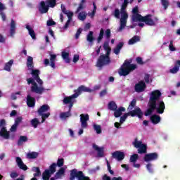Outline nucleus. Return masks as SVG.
Returning a JSON list of instances; mask_svg holds the SVG:
<instances>
[{
    "mask_svg": "<svg viewBox=\"0 0 180 180\" xmlns=\"http://www.w3.org/2000/svg\"><path fill=\"white\" fill-rule=\"evenodd\" d=\"M161 91L160 90H155L151 92L149 102L148 104V108L144 112L145 116H150L153 115V112L156 110L157 113L159 115H162L164 110H165V103L162 101H158L157 107V101L161 98Z\"/></svg>",
    "mask_w": 180,
    "mask_h": 180,
    "instance_id": "1",
    "label": "nucleus"
},
{
    "mask_svg": "<svg viewBox=\"0 0 180 180\" xmlns=\"http://www.w3.org/2000/svg\"><path fill=\"white\" fill-rule=\"evenodd\" d=\"M112 15L115 16V18H116V19L120 18V27L117 31L122 32L123 29L126 27V25H127V19H129V14H127V11H126V8L121 7V11H119V8H116L112 13Z\"/></svg>",
    "mask_w": 180,
    "mask_h": 180,
    "instance_id": "2",
    "label": "nucleus"
},
{
    "mask_svg": "<svg viewBox=\"0 0 180 180\" xmlns=\"http://www.w3.org/2000/svg\"><path fill=\"white\" fill-rule=\"evenodd\" d=\"M133 63V59L125 60L121 68L118 71L119 75L120 77H127L131 72V71H134L137 68V65L131 64Z\"/></svg>",
    "mask_w": 180,
    "mask_h": 180,
    "instance_id": "3",
    "label": "nucleus"
},
{
    "mask_svg": "<svg viewBox=\"0 0 180 180\" xmlns=\"http://www.w3.org/2000/svg\"><path fill=\"white\" fill-rule=\"evenodd\" d=\"M76 178L77 180H91L89 176H85L84 172L78 171L77 169H73L70 170V176L69 180H75Z\"/></svg>",
    "mask_w": 180,
    "mask_h": 180,
    "instance_id": "4",
    "label": "nucleus"
},
{
    "mask_svg": "<svg viewBox=\"0 0 180 180\" xmlns=\"http://www.w3.org/2000/svg\"><path fill=\"white\" fill-rule=\"evenodd\" d=\"M27 82L28 85H30V84H32V85L31 86V92H33L34 94H38V95H41V94L44 92L45 91L44 87L39 86L37 85V83H36V82H34V79H33L32 78L27 79Z\"/></svg>",
    "mask_w": 180,
    "mask_h": 180,
    "instance_id": "5",
    "label": "nucleus"
},
{
    "mask_svg": "<svg viewBox=\"0 0 180 180\" xmlns=\"http://www.w3.org/2000/svg\"><path fill=\"white\" fill-rule=\"evenodd\" d=\"M152 17L153 15L151 14L145 16L138 15V22H143L147 26H155V22L151 18Z\"/></svg>",
    "mask_w": 180,
    "mask_h": 180,
    "instance_id": "6",
    "label": "nucleus"
},
{
    "mask_svg": "<svg viewBox=\"0 0 180 180\" xmlns=\"http://www.w3.org/2000/svg\"><path fill=\"white\" fill-rule=\"evenodd\" d=\"M6 121L5 120H0V127H1L0 130V137H3V139H5V140H9L11 135L9 134V131L6 130Z\"/></svg>",
    "mask_w": 180,
    "mask_h": 180,
    "instance_id": "7",
    "label": "nucleus"
},
{
    "mask_svg": "<svg viewBox=\"0 0 180 180\" xmlns=\"http://www.w3.org/2000/svg\"><path fill=\"white\" fill-rule=\"evenodd\" d=\"M110 63H112L110 59L103 56V55H101L97 60L96 66L98 67V68H103L105 67V65H109Z\"/></svg>",
    "mask_w": 180,
    "mask_h": 180,
    "instance_id": "8",
    "label": "nucleus"
},
{
    "mask_svg": "<svg viewBox=\"0 0 180 180\" xmlns=\"http://www.w3.org/2000/svg\"><path fill=\"white\" fill-rule=\"evenodd\" d=\"M156 160H158V153H147L143 157L145 162H150V161H155Z\"/></svg>",
    "mask_w": 180,
    "mask_h": 180,
    "instance_id": "9",
    "label": "nucleus"
},
{
    "mask_svg": "<svg viewBox=\"0 0 180 180\" xmlns=\"http://www.w3.org/2000/svg\"><path fill=\"white\" fill-rule=\"evenodd\" d=\"M82 92H92V90L84 85H82L75 90L74 96L75 97H78L82 94Z\"/></svg>",
    "mask_w": 180,
    "mask_h": 180,
    "instance_id": "10",
    "label": "nucleus"
},
{
    "mask_svg": "<svg viewBox=\"0 0 180 180\" xmlns=\"http://www.w3.org/2000/svg\"><path fill=\"white\" fill-rule=\"evenodd\" d=\"M88 120H89V115L88 114H81L80 115V122L82 129H86L88 127Z\"/></svg>",
    "mask_w": 180,
    "mask_h": 180,
    "instance_id": "11",
    "label": "nucleus"
},
{
    "mask_svg": "<svg viewBox=\"0 0 180 180\" xmlns=\"http://www.w3.org/2000/svg\"><path fill=\"white\" fill-rule=\"evenodd\" d=\"M129 114L131 117L137 116L139 119H143V111H141V109L139 107L131 111H129Z\"/></svg>",
    "mask_w": 180,
    "mask_h": 180,
    "instance_id": "12",
    "label": "nucleus"
},
{
    "mask_svg": "<svg viewBox=\"0 0 180 180\" xmlns=\"http://www.w3.org/2000/svg\"><path fill=\"white\" fill-rule=\"evenodd\" d=\"M112 157L118 161H122L124 160L125 155L124 152L116 150L112 153Z\"/></svg>",
    "mask_w": 180,
    "mask_h": 180,
    "instance_id": "13",
    "label": "nucleus"
},
{
    "mask_svg": "<svg viewBox=\"0 0 180 180\" xmlns=\"http://www.w3.org/2000/svg\"><path fill=\"white\" fill-rule=\"evenodd\" d=\"M103 49L105 50V51H106V53L105 54H102V56H103L106 58H108V60H110V52L112 51V49L110 48V46H109V42H104Z\"/></svg>",
    "mask_w": 180,
    "mask_h": 180,
    "instance_id": "14",
    "label": "nucleus"
},
{
    "mask_svg": "<svg viewBox=\"0 0 180 180\" xmlns=\"http://www.w3.org/2000/svg\"><path fill=\"white\" fill-rule=\"evenodd\" d=\"M146 86V83L143 81H141L135 85V91L136 92H143Z\"/></svg>",
    "mask_w": 180,
    "mask_h": 180,
    "instance_id": "15",
    "label": "nucleus"
},
{
    "mask_svg": "<svg viewBox=\"0 0 180 180\" xmlns=\"http://www.w3.org/2000/svg\"><path fill=\"white\" fill-rule=\"evenodd\" d=\"M15 162L20 169H22V171H27V166L23 164V161L22 160V158H20V157H16Z\"/></svg>",
    "mask_w": 180,
    "mask_h": 180,
    "instance_id": "16",
    "label": "nucleus"
},
{
    "mask_svg": "<svg viewBox=\"0 0 180 180\" xmlns=\"http://www.w3.org/2000/svg\"><path fill=\"white\" fill-rule=\"evenodd\" d=\"M132 16H131V20L132 22H139V16H141V14L139 13V7L136 6L132 9Z\"/></svg>",
    "mask_w": 180,
    "mask_h": 180,
    "instance_id": "17",
    "label": "nucleus"
},
{
    "mask_svg": "<svg viewBox=\"0 0 180 180\" xmlns=\"http://www.w3.org/2000/svg\"><path fill=\"white\" fill-rule=\"evenodd\" d=\"M27 105L28 108H34L36 105V98L31 97L30 95L27 96Z\"/></svg>",
    "mask_w": 180,
    "mask_h": 180,
    "instance_id": "18",
    "label": "nucleus"
},
{
    "mask_svg": "<svg viewBox=\"0 0 180 180\" xmlns=\"http://www.w3.org/2000/svg\"><path fill=\"white\" fill-rule=\"evenodd\" d=\"M49 6L46 4L44 1H41L40 7H39V12L40 13H47L49 12Z\"/></svg>",
    "mask_w": 180,
    "mask_h": 180,
    "instance_id": "19",
    "label": "nucleus"
},
{
    "mask_svg": "<svg viewBox=\"0 0 180 180\" xmlns=\"http://www.w3.org/2000/svg\"><path fill=\"white\" fill-rule=\"evenodd\" d=\"M66 15L68 16V20L65 24L63 29H68V26H70V23H71V20H72V16H74V13L71 11H68V13H66Z\"/></svg>",
    "mask_w": 180,
    "mask_h": 180,
    "instance_id": "20",
    "label": "nucleus"
},
{
    "mask_svg": "<svg viewBox=\"0 0 180 180\" xmlns=\"http://www.w3.org/2000/svg\"><path fill=\"white\" fill-rule=\"evenodd\" d=\"M113 112L115 117H120L123 115L122 112H126V108L124 107H120L119 108H116Z\"/></svg>",
    "mask_w": 180,
    "mask_h": 180,
    "instance_id": "21",
    "label": "nucleus"
},
{
    "mask_svg": "<svg viewBox=\"0 0 180 180\" xmlns=\"http://www.w3.org/2000/svg\"><path fill=\"white\" fill-rule=\"evenodd\" d=\"M50 110V105L47 104L42 105L39 109L37 110L38 115H41L42 113H46Z\"/></svg>",
    "mask_w": 180,
    "mask_h": 180,
    "instance_id": "22",
    "label": "nucleus"
},
{
    "mask_svg": "<svg viewBox=\"0 0 180 180\" xmlns=\"http://www.w3.org/2000/svg\"><path fill=\"white\" fill-rule=\"evenodd\" d=\"M123 46H124V42H120L119 44H117L115 48H114L113 49L114 54H116V56H119V54H120V51L122 50V49H123Z\"/></svg>",
    "mask_w": 180,
    "mask_h": 180,
    "instance_id": "23",
    "label": "nucleus"
},
{
    "mask_svg": "<svg viewBox=\"0 0 180 180\" xmlns=\"http://www.w3.org/2000/svg\"><path fill=\"white\" fill-rule=\"evenodd\" d=\"M150 122L153 123V124H158L160 122H161V117L158 115H153L150 116Z\"/></svg>",
    "mask_w": 180,
    "mask_h": 180,
    "instance_id": "24",
    "label": "nucleus"
},
{
    "mask_svg": "<svg viewBox=\"0 0 180 180\" xmlns=\"http://www.w3.org/2000/svg\"><path fill=\"white\" fill-rule=\"evenodd\" d=\"M33 172H36L34 174V177L31 179V180H37L36 176H40L41 175V172L40 171V167H32Z\"/></svg>",
    "mask_w": 180,
    "mask_h": 180,
    "instance_id": "25",
    "label": "nucleus"
},
{
    "mask_svg": "<svg viewBox=\"0 0 180 180\" xmlns=\"http://www.w3.org/2000/svg\"><path fill=\"white\" fill-rule=\"evenodd\" d=\"M15 33H16V22H15V20H11L10 28V34L11 37H13Z\"/></svg>",
    "mask_w": 180,
    "mask_h": 180,
    "instance_id": "26",
    "label": "nucleus"
},
{
    "mask_svg": "<svg viewBox=\"0 0 180 180\" xmlns=\"http://www.w3.org/2000/svg\"><path fill=\"white\" fill-rule=\"evenodd\" d=\"M6 9V7L2 4V2H0V15L1 16V19L3 22H5L6 20V15L5 13H4L2 11H5Z\"/></svg>",
    "mask_w": 180,
    "mask_h": 180,
    "instance_id": "27",
    "label": "nucleus"
},
{
    "mask_svg": "<svg viewBox=\"0 0 180 180\" xmlns=\"http://www.w3.org/2000/svg\"><path fill=\"white\" fill-rule=\"evenodd\" d=\"M147 144H142L139 148H138V154H147Z\"/></svg>",
    "mask_w": 180,
    "mask_h": 180,
    "instance_id": "28",
    "label": "nucleus"
},
{
    "mask_svg": "<svg viewBox=\"0 0 180 180\" xmlns=\"http://www.w3.org/2000/svg\"><path fill=\"white\" fill-rule=\"evenodd\" d=\"M26 29H27L30 36H31L32 39L33 40H36V33L34 32V30L33 28L30 27V25H27Z\"/></svg>",
    "mask_w": 180,
    "mask_h": 180,
    "instance_id": "29",
    "label": "nucleus"
},
{
    "mask_svg": "<svg viewBox=\"0 0 180 180\" xmlns=\"http://www.w3.org/2000/svg\"><path fill=\"white\" fill-rule=\"evenodd\" d=\"M93 148L98 152V157H103V148H99L98 145L94 144Z\"/></svg>",
    "mask_w": 180,
    "mask_h": 180,
    "instance_id": "30",
    "label": "nucleus"
},
{
    "mask_svg": "<svg viewBox=\"0 0 180 180\" xmlns=\"http://www.w3.org/2000/svg\"><path fill=\"white\" fill-rule=\"evenodd\" d=\"M180 65L178 63V60H176L174 68L169 70L171 74H176L179 71Z\"/></svg>",
    "mask_w": 180,
    "mask_h": 180,
    "instance_id": "31",
    "label": "nucleus"
},
{
    "mask_svg": "<svg viewBox=\"0 0 180 180\" xmlns=\"http://www.w3.org/2000/svg\"><path fill=\"white\" fill-rule=\"evenodd\" d=\"M140 41V36L135 35L131 39H130L128 41V44L130 46L135 44V43H137Z\"/></svg>",
    "mask_w": 180,
    "mask_h": 180,
    "instance_id": "32",
    "label": "nucleus"
},
{
    "mask_svg": "<svg viewBox=\"0 0 180 180\" xmlns=\"http://www.w3.org/2000/svg\"><path fill=\"white\" fill-rule=\"evenodd\" d=\"M65 173V169H64V167H60V169L56 173L55 178L58 179V178H61Z\"/></svg>",
    "mask_w": 180,
    "mask_h": 180,
    "instance_id": "33",
    "label": "nucleus"
},
{
    "mask_svg": "<svg viewBox=\"0 0 180 180\" xmlns=\"http://www.w3.org/2000/svg\"><path fill=\"white\" fill-rule=\"evenodd\" d=\"M51 174L50 172V170L46 169L43 173H42V179L43 180H49L50 177L51 176Z\"/></svg>",
    "mask_w": 180,
    "mask_h": 180,
    "instance_id": "34",
    "label": "nucleus"
},
{
    "mask_svg": "<svg viewBox=\"0 0 180 180\" xmlns=\"http://www.w3.org/2000/svg\"><path fill=\"white\" fill-rule=\"evenodd\" d=\"M75 98L77 97H75L74 94L70 96H66L63 98V103H65V105H68V103H71L72 102V99H75Z\"/></svg>",
    "mask_w": 180,
    "mask_h": 180,
    "instance_id": "35",
    "label": "nucleus"
},
{
    "mask_svg": "<svg viewBox=\"0 0 180 180\" xmlns=\"http://www.w3.org/2000/svg\"><path fill=\"white\" fill-rule=\"evenodd\" d=\"M27 67L28 70H33V58L32 56H28L27 58Z\"/></svg>",
    "mask_w": 180,
    "mask_h": 180,
    "instance_id": "36",
    "label": "nucleus"
},
{
    "mask_svg": "<svg viewBox=\"0 0 180 180\" xmlns=\"http://www.w3.org/2000/svg\"><path fill=\"white\" fill-rule=\"evenodd\" d=\"M28 139L26 136H20L19 139L17 142L18 146H22L23 143H26Z\"/></svg>",
    "mask_w": 180,
    "mask_h": 180,
    "instance_id": "37",
    "label": "nucleus"
},
{
    "mask_svg": "<svg viewBox=\"0 0 180 180\" xmlns=\"http://www.w3.org/2000/svg\"><path fill=\"white\" fill-rule=\"evenodd\" d=\"M37 157H39V153L37 152H31L27 154V158L30 160H35Z\"/></svg>",
    "mask_w": 180,
    "mask_h": 180,
    "instance_id": "38",
    "label": "nucleus"
},
{
    "mask_svg": "<svg viewBox=\"0 0 180 180\" xmlns=\"http://www.w3.org/2000/svg\"><path fill=\"white\" fill-rule=\"evenodd\" d=\"M62 58L65 60V63H70L71 60L70 59V53L68 52L63 51Z\"/></svg>",
    "mask_w": 180,
    "mask_h": 180,
    "instance_id": "39",
    "label": "nucleus"
},
{
    "mask_svg": "<svg viewBox=\"0 0 180 180\" xmlns=\"http://www.w3.org/2000/svg\"><path fill=\"white\" fill-rule=\"evenodd\" d=\"M46 4L49 8H56V5H57V0H46Z\"/></svg>",
    "mask_w": 180,
    "mask_h": 180,
    "instance_id": "40",
    "label": "nucleus"
},
{
    "mask_svg": "<svg viewBox=\"0 0 180 180\" xmlns=\"http://www.w3.org/2000/svg\"><path fill=\"white\" fill-rule=\"evenodd\" d=\"M13 65V60H10L8 63H6L4 65V70L8 71V72H11V68Z\"/></svg>",
    "mask_w": 180,
    "mask_h": 180,
    "instance_id": "41",
    "label": "nucleus"
},
{
    "mask_svg": "<svg viewBox=\"0 0 180 180\" xmlns=\"http://www.w3.org/2000/svg\"><path fill=\"white\" fill-rule=\"evenodd\" d=\"M30 123L34 129H37V127L40 124V121L37 118H34L30 121Z\"/></svg>",
    "mask_w": 180,
    "mask_h": 180,
    "instance_id": "42",
    "label": "nucleus"
},
{
    "mask_svg": "<svg viewBox=\"0 0 180 180\" xmlns=\"http://www.w3.org/2000/svg\"><path fill=\"white\" fill-rule=\"evenodd\" d=\"M39 116L41 117V123H44L46 122V119H49V117H50V112H46V113H42V114H38Z\"/></svg>",
    "mask_w": 180,
    "mask_h": 180,
    "instance_id": "43",
    "label": "nucleus"
},
{
    "mask_svg": "<svg viewBox=\"0 0 180 180\" xmlns=\"http://www.w3.org/2000/svg\"><path fill=\"white\" fill-rule=\"evenodd\" d=\"M108 109L109 110H112V111L116 110V109H117V105L115 101H110L108 103Z\"/></svg>",
    "mask_w": 180,
    "mask_h": 180,
    "instance_id": "44",
    "label": "nucleus"
},
{
    "mask_svg": "<svg viewBox=\"0 0 180 180\" xmlns=\"http://www.w3.org/2000/svg\"><path fill=\"white\" fill-rule=\"evenodd\" d=\"M134 147H135V148H139L143 143V141H139V139L136 138L134 139V141L132 143Z\"/></svg>",
    "mask_w": 180,
    "mask_h": 180,
    "instance_id": "45",
    "label": "nucleus"
},
{
    "mask_svg": "<svg viewBox=\"0 0 180 180\" xmlns=\"http://www.w3.org/2000/svg\"><path fill=\"white\" fill-rule=\"evenodd\" d=\"M87 41H89V43H92L94 40H95V38L94 37V32L90 31L89 34H87L86 37Z\"/></svg>",
    "mask_w": 180,
    "mask_h": 180,
    "instance_id": "46",
    "label": "nucleus"
},
{
    "mask_svg": "<svg viewBox=\"0 0 180 180\" xmlns=\"http://www.w3.org/2000/svg\"><path fill=\"white\" fill-rule=\"evenodd\" d=\"M136 105H137V99L134 98L131 101V103H130V104H129V105L128 107V110H133V109L136 106Z\"/></svg>",
    "mask_w": 180,
    "mask_h": 180,
    "instance_id": "47",
    "label": "nucleus"
},
{
    "mask_svg": "<svg viewBox=\"0 0 180 180\" xmlns=\"http://www.w3.org/2000/svg\"><path fill=\"white\" fill-rule=\"evenodd\" d=\"M104 34H105V30H103V28H101L100 30L98 37L97 38V43H101V41H102V39H103Z\"/></svg>",
    "mask_w": 180,
    "mask_h": 180,
    "instance_id": "48",
    "label": "nucleus"
},
{
    "mask_svg": "<svg viewBox=\"0 0 180 180\" xmlns=\"http://www.w3.org/2000/svg\"><path fill=\"white\" fill-rule=\"evenodd\" d=\"M31 70H32L31 74L34 79H36V78H38L39 77V75L40 74V70H34V69H31Z\"/></svg>",
    "mask_w": 180,
    "mask_h": 180,
    "instance_id": "49",
    "label": "nucleus"
},
{
    "mask_svg": "<svg viewBox=\"0 0 180 180\" xmlns=\"http://www.w3.org/2000/svg\"><path fill=\"white\" fill-rule=\"evenodd\" d=\"M56 168H57V164L56 163H52L49 166V169H48V170L53 175V174H54V172H56Z\"/></svg>",
    "mask_w": 180,
    "mask_h": 180,
    "instance_id": "50",
    "label": "nucleus"
},
{
    "mask_svg": "<svg viewBox=\"0 0 180 180\" xmlns=\"http://www.w3.org/2000/svg\"><path fill=\"white\" fill-rule=\"evenodd\" d=\"M137 160H139V154L134 153L130 156L129 161L131 162H133V164H134V162H136Z\"/></svg>",
    "mask_w": 180,
    "mask_h": 180,
    "instance_id": "51",
    "label": "nucleus"
},
{
    "mask_svg": "<svg viewBox=\"0 0 180 180\" xmlns=\"http://www.w3.org/2000/svg\"><path fill=\"white\" fill-rule=\"evenodd\" d=\"M77 18L79 20H85L86 19V13L85 11L81 12L78 14Z\"/></svg>",
    "mask_w": 180,
    "mask_h": 180,
    "instance_id": "52",
    "label": "nucleus"
},
{
    "mask_svg": "<svg viewBox=\"0 0 180 180\" xmlns=\"http://www.w3.org/2000/svg\"><path fill=\"white\" fill-rule=\"evenodd\" d=\"M94 129L95 131L97 133V134H101L102 133V127L99 124H94Z\"/></svg>",
    "mask_w": 180,
    "mask_h": 180,
    "instance_id": "53",
    "label": "nucleus"
},
{
    "mask_svg": "<svg viewBox=\"0 0 180 180\" xmlns=\"http://www.w3.org/2000/svg\"><path fill=\"white\" fill-rule=\"evenodd\" d=\"M70 116H71V112H70V111H67V112L60 113L61 119H67V117H70Z\"/></svg>",
    "mask_w": 180,
    "mask_h": 180,
    "instance_id": "54",
    "label": "nucleus"
},
{
    "mask_svg": "<svg viewBox=\"0 0 180 180\" xmlns=\"http://www.w3.org/2000/svg\"><path fill=\"white\" fill-rule=\"evenodd\" d=\"M83 9H85V5L79 3V6L75 13H79V12H81V11H83Z\"/></svg>",
    "mask_w": 180,
    "mask_h": 180,
    "instance_id": "55",
    "label": "nucleus"
},
{
    "mask_svg": "<svg viewBox=\"0 0 180 180\" xmlns=\"http://www.w3.org/2000/svg\"><path fill=\"white\" fill-rule=\"evenodd\" d=\"M129 115H130V114H129V112L125 113V114L123 115V116H122L120 117V123H121V124L124 123V122H126V119H127V117H129Z\"/></svg>",
    "mask_w": 180,
    "mask_h": 180,
    "instance_id": "56",
    "label": "nucleus"
},
{
    "mask_svg": "<svg viewBox=\"0 0 180 180\" xmlns=\"http://www.w3.org/2000/svg\"><path fill=\"white\" fill-rule=\"evenodd\" d=\"M64 165V159L63 158H58L56 163V167H59L61 168Z\"/></svg>",
    "mask_w": 180,
    "mask_h": 180,
    "instance_id": "57",
    "label": "nucleus"
},
{
    "mask_svg": "<svg viewBox=\"0 0 180 180\" xmlns=\"http://www.w3.org/2000/svg\"><path fill=\"white\" fill-rule=\"evenodd\" d=\"M164 9H167L169 5L168 0H160Z\"/></svg>",
    "mask_w": 180,
    "mask_h": 180,
    "instance_id": "58",
    "label": "nucleus"
},
{
    "mask_svg": "<svg viewBox=\"0 0 180 180\" xmlns=\"http://www.w3.org/2000/svg\"><path fill=\"white\" fill-rule=\"evenodd\" d=\"M169 49L170 51H176V49L174 47V41L171 40L170 44L169 45Z\"/></svg>",
    "mask_w": 180,
    "mask_h": 180,
    "instance_id": "59",
    "label": "nucleus"
},
{
    "mask_svg": "<svg viewBox=\"0 0 180 180\" xmlns=\"http://www.w3.org/2000/svg\"><path fill=\"white\" fill-rule=\"evenodd\" d=\"M146 169H148V172L153 174V165L151 163H148V165H146Z\"/></svg>",
    "mask_w": 180,
    "mask_h": 180,
    "instance_id": "60",
    "label": "nucleus"
},
{
    "mask_svg": "<svg viewBox=\"0 0 180 180\" xmlns=\"http://www.w3.org/2000/svg\"><path fill=\"white\" fill-rule=\"evenodd\" d=\"M136 61L137 64H139V65H143L144 64V62L143 61V58L141 57H137L136 58Z\"/></svg>",
    "mask_w": 180,
    "mask_h": 180,
    "instance_id": "61",
    "label": "nucleus"
},
{
    "mask_svg": "<svg viewBox=\"0 0 180 180\" xmlns=\"http://www.w3.org/2000/svg\"><path fill=\"white\" fill-rule=\"evenodd\" d=\"M81 33H82V28H79L75 34V39H79V36L81 35Z\"/></svg>",
    "mask_w": 180,
    "mask_h": 180,
    "instance_id": "62",
    "label": "nucleus"
},
{
    "mask_svg": "<svg viewBox=\"0 0 180 180\" xmlns=\"http://www.w3.org/2000/svg\"><path fill=\"white\" fill-rule=\"evenodd\" d=\"M110 36H111V32H110V29H107L105 30V37L108 40H109V39H110Z\"/></svg>",
    "mask_w": 180,
    "mask_h": 180,
    "instance_id": "63",
    "label": "nucleus"
},
{
    "mask_svg": "<svg viewBox=\"0 0 180 180\" xmlns=\"http://www.w3.org/2000/svg\"><path fill=\"white\" fill-rule=\"evenodd\" d=\"M47 26H54L56 25V22L53 20H49L46 22Z\"/></svg>",
    "mask_w": 180,
    "mask_h": 180,
    "instance_id": "64",
    "label": "nucleus"
}]
</instances>
